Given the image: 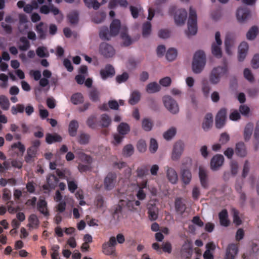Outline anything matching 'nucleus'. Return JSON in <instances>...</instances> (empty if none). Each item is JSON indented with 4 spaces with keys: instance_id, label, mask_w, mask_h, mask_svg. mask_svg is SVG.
Segmentation results:
<instances>
[{
    "instance_id": "obj_1",
    "label": "nucleus",
    "mask_w": 259,
    "mask_h": 259,
    "mask_svg": "<svg viewBox=\"0 0 259 259\" xmlns=\"http://www.w3.org/2000/svg\"><path fill=\"white\" fill-rule=\"evenodd\" d=\"M206 63V56L202 50L196 51L193 56L192 70L195 74L200 73L205 67Z\"/></svg>"
},
{
    "instance_id": "obj_2",
    "label": "nucleus",
    "mask_w": 259,
    "mask_h": 259,
    "mask_svg": "<svg viewBox=\"0 0 259 259\" xmlns=\"http://www.w3.org/2000/svg\"><path fill=\"white\" fill-rule=\"evenodd\" d=\"M124 26H121L120 22L119 20H114L110 24V30L109 31L107 27L103 28L101 29L99 35L100 37L104 39L109 40L112 36L117 35L119 31H122V28Z\"/></svg>"
},
{
    "instance_id": "obj_3",
    "label": "nucleus",
    "mask_w": 259,
    "mask_h": 259,
    "mask_svg": "<svg viewBox=\"0 0 259 259\" xmlns=\"http://www.w3.org/2000/svg\"><path fill=\"white\" fill-rule=\"evenodd\" d=\"M228 71L227 66L224 64L222 66L214 67L211 71L209 80L211 83L217 84L219 82L220 78L225 75Z\"/></svg>"
},
{
    "instance_id": "obj_4",
    "label": "nucleus",
    "mask_w": 259,
    "mask_h": 259,
    "mask_svg": "<svg viewBox=\"0 0 259 259\" xmlns=\"http://www.w3.org/2000/svg\"><path fill=\"white\" fill-rule=\"evenodd\" d=\"M188 35H195L197 31V14L195 10L190 7L189 10V16L188 21Z\"/></svg>"
},
{
    "instance_id": "obj_5",
    "label": "nucleus",
    "mask_w": 259,
    "mask_h": 259,
    "mask_svg": "<svg viewBox=\"0 0 259 259\" xmlns=\"http://www.w3.org/2000/svg\"><path fill=\"white\" fill-rule=\"evenodd\" d=\"M164 107L171 113L176 114L179 112V106L177 101L169 96H165L162 98Z\"/></svg>"
},
{
    "instance_id": "obj_6",
    "label": "nucleus",
    "mask_w": 259,
    "mask_h": 259,
    "mask_svg": "<svg viewBox=\"0 0 259 259\" xmlns=\"http://www.w3.org/2000/svg\"><path fill=\"white\" fill-rule=\"evenodd\" d=\"M170 13L174 14L175 22L177 25L184 24L187 17V12L185 9H178L174 7L170 8Z\"/></svg>"
},
{
    "instance_id": "obj_7",
    "label": "nucleus",
    "mask_w": 259,
    "mask_h": 259,
    "mask_svg": "<svg viewBox=\"0 0 259 259\" xmlns=\"http://www.w3.org/2000/svg\"><path fill=\"white\" fill-rule=\"evenodd\" d=\"M133 196H124V195H121L119 196V205L122 207H126L130 210L134 209L135 207L136 206H139L141 204L140 202L138 200H133Z\"/></svg>"
},
{
    "instance_id": "obj_8",
    "label": "nucleus",
    "mask_w": 259,
    "mask_h": 259,
    "mask_svg": "<svg viewBox=\"0 0 259 259\" xmlns=\"http://www.w3.org/2000/svg\"><path fill=\"white\" fill-rule=\"evenodd\" d=\"M99 52L103 57L109 58L113 57L115 55L116 51L111 45L102 42L99 46Z\"/></svg>"
},
{
    "instance_id": "obj_9",
    "label": "nucleus",
    "mask_w": 259,
    "mask_h": 259,
    "mask_svg": "<svg viewBox=\"0 0 259 259\" xmlns=\"http://www.w3.org/2000/svg\"><path fill=\"white\" fill-rule=\"evenodd\" d=\"M116 245L115 237L114 236L111 237L108 242L103 244L102 249L103 253L106 255L116 256L117 254L115 248Z\"/></svg>"
},
{
    "instance_id": "obj_10",
    "label": "nucleus",
    "mask_w": 259,
    "mask_h": 259,
    "mask_svg": "<svg viewBox=\"0 0 259 259\" xmlns=\"http://www.w3.org/2000/svg\"><path fill=\"white\" fill-rule=\"evenodd\" d=\"M222 41L221 39V34L219 32L215 34L214 41L212 43L211 51L212 55L217 58H221L222 56V52L221 46Z\"/></svg>"
},
{
    "instance_id": "obj_11",
    "label": "nucleus",
    "mask_w": 259,
    "mask_h": 259,
    "mask_svg": "<svg viewBox=\"0 0 259 259\" xmlns=\"http://www.w3.org/2000/svg\"><path fill=\"white\" fill-rule=\"evenodd\" d=\"M184 149V144L181 141L176 142L173 147L171 158L174 161L179 160Z\"/></svg>"
},
{
    "instance_id": "obj_12",
    "label": "nucleus",
    "mask_w": 259,
    "mask_h": 259,
    "mask_svg": "<svg viewBox=\"0 0 259 259\" xmlns=\"http://www.w3.org/2000/svg\"><path fill=\"white\" fill-rule=\"evenodd\" d=\"M238 244L231 243L226 248L224 259H235L238 252Z\"/></svg>"
},
{
    "instance_id": "obj_13",
    "label": "nucleus",
    "mask_w": 259,
    "mask_h": 259,
    "mask_svg": "<svg viewBox=\"0 0 259 259\" xmlns=\"http://www.w3.org/2000/svg\"><path fill=\"white\" fill-rule=\"evenodd\" d=\"M164 170L168 181L172 184H176L178 181V175L175 169L166 166L164 167Z\"/></svg>"
},
{
    "instance_id": "obj_14",
    "label": "nucleus",
    "mask_w": 259,
    "mask_h": 259,
    "mask_svg": "<svg viewBox=\"0 0 259 259\" xmlns=\"http://www.w3.org/2000/svg\"><path fill=\"white\" fill-rule=\"evenodd\" d=\"M224 158L223 155L217 154L214 155L210 161V168L213 170H218L223 164Z\"/></svg>"
},
{
    "instance_id": "obj_15",
    "label": "nucleus",
    "mask_w": 259,
    "mask_h": 259,
    "mask_svg": "<svg viewBox=\"0 0 259 259\" xmlns=\"http://www.w3.org/2000/svg\"><path fill=\"white\" fill-rule=\"evenodd\" d=\"M226 110L221 109L215 117V126L218 128H222L225 123L226 118Z\"/></svg>"
},
{
    "instance_id": "obj_16",
    "label": "nucleus",
    "mask_w": 259,
    "mask_h": 259,
    "mask_svg": "<svg viewBox=\"0 0 259 259\" xmlns=\"http://www.w3.org/2000/svg\"><path fill=\"white\" fill-rule=\"evenodd\" d=\"M58 182V179L54 175H49L47 178V184L44 185L43 188L44 190L50 191L54 189Z\"/></svg>"
},
{
    "instance_id": "obj_17",
    "label": "nucleus",
    "mask_w": 259,
    "mask_h": 259,
    "mask_svg": "<svg viewBox=\"0 0 259 259\" xmlns=\"http://www.w3.org/2000/svg\"><path fill=\"white\" fill-rule=\"evenodd\" d=\"M199 177L201 186L203 188H207L208 186L207 171L202 166L199 167Z\"/></svg>"
},
{
    "instance_id": "obj_18",
    "label": "nucleus",
    "mask_w": 259,
    "mask_h": 259,
    "mask_svg": "<svg viewBox=\"0 0 259 259\" xmlns=\"http://www.w3.org/2000/svg\"><path fill=\"white\" fill-rule=\"evenodd\" d=\"M116 175L113 174H108L104 181V187L107 190H110L115 186Z\"/></svg>"
},
{
    "instance_id": "obj_19",
    "label": "nucleus",
    "mask_w": 259,
    "mask_h": 259,
    "mask_svg": "<svg viewBox=\"0 0 259 259\" xmlns=\"http://www.w3.org/2000/svg\"><path fill=\"white\" fill-rule=\"evenodd\" d=\"M248 50V45L243 41L238 47V58L239 61H242L245 58Z\"/></svg>"
},
{
    "instance_id": "obj_20",
    "label": "nucleus",
    "mask_w": 259,
    "mask_h": 259,
    "mask_svg": "<svg viewBox=\"0 0 259 259\" xmlns=\"http://www.w3.org/2000/svg\"><path fill=\"white\" fill-rule=\"evenodd\" d=\"M225 50L228 55H231L234 50L235 40L229 37H227L225 40Z\"/></svg>"
},
{
    "instance_id": "obj_21",
    "label": "nucleus",
    "mask_w": 259,
    "mask_h": 259,
    "mask_svg": "<svg viewBox=\"0 0 259 259\" xmlns=\"http://www.w3.org/2000/svg\"><path fill=\"white\" fill-rule=\"evenodd\" d=\"M120 37L122 39V44L124 46H128L133 43V40L127 33V28L126 27L122 28Z\"/></svg>"
},
{
    "instance_id": "obj_22",
    "label": "nucleus",
    "mask_w": 259,
    "mask_h": 259,
    "mask_svg": "<svg viewBox=\"0 0 259 259\" xmlns=\"http://www.w3.org/2000/svg\"><path fill=\"white\" fill-rule=\"evenodd\" d=\"M212 115L210 113L206 114L202 123V127L203 129L205 131L209 130L212 124Z\"/></svg>"
},
{
    "instance_id": "obj_23",
    "label": "nucleus",
    "mask_w": 259,
    "mask_h": 259,
    "mask_svg": "<svg viewBox=\"0 0 259 259\" xmlns=\"http://www.w3.org/2000/svg\"><path fill=\"white\" fill-rule=\"evenodd\" d=\"M50 12H52L54 15L59 14L60 13L59 9L53 5H51L50 7L44 5L40 8L41 13L48 14Z\"/></svg>"
},
{
    "instance_id": "obj_24",
    "label": "nucleus",
    "mask_w": 259,
    "mask_h": 259,
    "mask_svg": "<svg viewBox=\"0 0 259 259\" xmlns=\"http://www.w3.org/2000/svg\"><path fill=\"white\" fill-rule=\"evenodd\" d=\"M114 69L111 65H107L104 69L101 70L100 71V74L104 79L114 75Z\"/></svg>"
},
{
    "instance_id": "obj_25",
    "label": "nucleus",
    "mask_w": 259,
    "mask_h": 259,
    "mask_svg": "<svg viewBox=\"0 0 259 259\" xmlns=\"http://www.w3.org/2000/svg\"><path fill=\"white\" fill-rule=\"evenodd\" d=\"M62 140V137L56 133L46 134V141L49 144H52L54 142H60Z\"/></svg>"
},
{
    "instance_id": "obj_26",
    "label": "nucleus",
    "mask_w": 259,
    "mask_h": 259,
    "mask_svg": "<svg viewBox=\"0 0 259 259\" xmlns=\"http://www.w3.org/2000/svg\"><path fill=\"white\" fill-rule=\"evenodd\" d=\"M236 15L238 20L240 22H243L249 17L250 13L247 10L239 9L237 10Z\"/></svg>"
},
{
    "instance_id": "obj_27",
    "label": "nucleus",
    "mask_w": 259,
    "mask_h": 259,
    "mask_svg": "<svg viewBox=\"0 0 259 259\" xmlns=\"http://www.w3.org/2000/svg\"><path fill=\"white\" fill-rule=\"evenodd\" d=\"M228 217V212L226 209L219 213L220 222L222 226L227 227L230 225V221Z\"/></svg>"
},
{
    "instance_id": "obj_28",
    "label": "nucleus",
    "mask_w": 259,
    "mask_h": 259,
    "mask_svg": "<svg viewBox=\"0 0 259 259\" xmlns=\"http://www.w3.org/2000/svg\"><path fill=\"white\" fill-rule=\"evenodd\" d=\"M78 128V123L76 120H71L68 126V133L70 136L74 137L76 136Z\"/></svg>"
},
{
    "instance_id": "obj_29",
    "label": "nucleus",
    "mask_w": 259,
    "mask_h": 259,
    "mask_svg": "<svg viewBox=\"0 0 259 259\" xmlns=\"http://www.w3.org/2000/svg\"><path fill=\"white\" fill-rule=\"evenodd\" d=\"M181 179L185 185L189 184L192 179L191 171L188 169H184L181 172Z\"/></svg>"
},
{
    "instance_id": "obj_30",
    "label": "nucleus",
    "mask_w": 259,
    "mask_h": 259,
    "mask_svg": "<svg viewBox=\"0 0 259 259\" xmlns=\"http://www.w3.org/2000/svg\"><path fill=\"white\" fill-rule=\"evenodd\" d=\"M28 226L30 229H36L39 225V221L37 216L34 214H31L28 218Z\"/></svg>"
},
{
    "instance_id": "obj_31",
    "label": "nucleus",
    "mask_w": 259,
    "mask_h": 259,
    "mask_svg": "<svg viewBox=\"0 0 259 259\" xmlns=\"http://www.w3.org/2000/svg\"><path fill=\"white\" fill-rule=\"evenodd\" d=\"M35 30L40 38H44L46 37L47 27L42 22L39 23L36 26Z\"/></svg>"
},
{
    "instance_id": "obj_32",
    "label": "nucleus",
    "mask_w": 259,
    "mask_h": 259,
    "mask_svg": "<svg viewBox=\"0 0 259 259\" xmlns=\"http://www.w3.org/2000/svg\"><path fill=\"white\" fill-rule=\"evenodd\" d=\"M235 152L236 154L240 156L243 157L246 155V148L243 142H239L236 144Z\"/></svg>"
},
{
    "instance_id": "obj_33",
    "label": "nucleus",
    "mask_w": 259,
    "mask_h": 259,
    "mask_svg": "<svg viewBox=\"0 0 259 259\" xmlns=\"http://www.w3.org/2000/svg\"><path fill=\"white\" fill-rule=\"evenodd\" d=\"M160 90V86L156 82L149 83L146 88V92L149 94H152L158 92Z\"/></svg>"
},
{
    "instance_id": "obj_34",
    "label": "nucleus",
    "mask_w": 259,
    "mask_h": 259,
    "mask_svg": "<svg viewBox=\"0 0 259 259\" xmlns=\"http://www.w3.org/2000/svg\"><path fill=\"white\" fill-rule=\"evenodd\" d=\"M117 131L120 135L124 136L127 134L130 131L129 125L125 122H121L117 127Z\"/></svg>"
},
{
    "instance_id": "obj_35",
    "label": "nucleus",
    "mask_w": 259,
    "mask_h": 259,
    "mask_svg": "<svg viewBox=\"0 0 259 259\" xmlns=\"http://www.w3.org/2000/svg\"><path fill=\"white\" fill-rule=\"evenodd\" d=\"M10 106L9 99L5 95H0V107L4 110H8Z\"/></svg>"
},
{
    "instance_id": "obj_36",
    "label": "nucleus",
    "mask_w": 259,
    "mask_h": 259,
    "mask_svg": "<svg viewBox=\"0 0 259 259\" xmlns=\"http://www.w3.org/2000/svg\"><path fill=\"white\" fill-rule=\"evenodd\" d=\"M37 152V149L34 147H30L27 149V155L25 157V161L27 162H30L32 160Z\"/></svg>"
},
{
    "instance_id": "obj_37",
    "label": "nucleus",
    "mask_w": 259,
    "mask_h": 259,
    "mask_svg": "<svg viewBox=\"0 0 259 259\" xmlns=\"http://www.w3.org/2000/svg\"><path fill=\"white\" fill-rule=\"evenodd\" d=\"M140 98L141 94L140 92L137 91H133L130 96L128 102L131 105H135L140 101Z\"/></svg>"
},
{
    "instance_id": "obj_38",
    "label": "nucleus",
    "mask_w": 259,
    "mask_h": 259,
    "mask_svg": "<svg viewBox=\"0 0 259 259\" xmlns=\"http://www.w3.org/2000/svg\"><path fill=\"white\" fill-rule=\"evenodd\" d=\"M253 128V124L249 123L246 125L244 131V137L245 141H248L250 139L252 135Z\"/></svg>"
},
{
    "instance_id": "obj_39",
    "label": "nucleus",
    "mask_w": 259,
    "mask_h": 259,
    "mask_svg": "<svg viewBox=\"0 0 259 259\" xmlns=\"http://www.w3.org/2000/svg\"><path fill=\"white\" fill-rule=\"evenodd\" d=\"M176 133V128L174 127H171L163 133V137L166 140L168 141L174 137Z\"/></svg>"
},
{
    "instance_id": "obj_40",
    "label": "nucleus",
    "mask_w": 259,
    "mask_h": 259,
    "mask_svg": "<svg viewBox=\"0 0 259 259\" xmlns=\"http://www.w3.org/2000/svg\"><path fill=\"white\" fill-rule=\"evenodd\" d=\"M175 207L177 212L180 214L183 213L186 209L185 204L184 203L182 200L180 198H178L176 199L175 202Z\"/></svg>"
},
{
    "instance_id": "obj_41",
    "label": "nucleus",
    "mask_w": 259,
    "mask_h": 259,
    "mask_svg": "<svg viewBox=\"0 0 259 259\" xmlns=\"http://www.w3.org/2000/svg\"><path fill=\"white\" fill-rule=\"evenodd\" d=\"M117 4L124 7H126L128 5L126 0H110L108 4V7L110 9L114 8Z\"/></svg>"
},
{
    "instance_id": "obj_42",
    "label": "nucleus",
    "mask_w": 259,
    "mask_h": 259,
    "mask_svg": "<svg viewBox=\"0 0 259 259\" xmlns=\"http://www.w3.org/2000/svg\"><path fill=\"white\" fill-rule=\"evenodd\" d=\"M71 102L74 105H77L83 103V97L80 93L73 94L71 98Z\"/></svg>"
},
{
    "instance_id": "obj_43",
    "label": "nucleus",
    "mask_w": 259,
    "mask_h": 259,
    "mask_svg": "<svg viewBox=\"0 0 259 259\" xmlns=\"http://www.w3.org/2000/svg\"><path fill=\"white\" fill-rule=\"evenodd\" d=\"M153 127L152 121L148 118H144L142 121V127L145 131H150Z\"/></svg>"
},
{
    "instance_id": "obj_44",
    "label": "nucleus",
    "mask_w": 259,
    "mask_h": 259,
    "mask_svg": "<svg viewBox=\"0 0 259 259\" xmlns=\"http://www.w3.org/2000/svg\"><path fill=\"white\" fill-rule=\"evenodd\" d=\"M177 55L178 53L176 49L170 48L168 50L166 53V58L168 60L171 61L176 59Z\"/></svg>"
},
{
    "instance_id": "obj_45",
    "label": "nucleus",
    "mask_w": 259,
    "mask_h": 259,
    "mask_svg": "<svg viewBox=\"0 0 259 259\" xmlns=\"http://www.w3.org/2000/svg\"><path fill=\"white\" fill-rule=\"evenodd\" d=\"M47 202L44 200H39L38 203V207L39 211L45 215L49 213L47 208Z\"/></svg>"
},
{
    "instance_id": "obj_46",
    "label": "nucleus",
    "mask_w": 259,
    "mask_h": 259,
    "mask_svg": "<svg viewBox=\"0 0 259 259\" xmlns=\"http://www.w3.org/2000/svg\"><path fill=\"white\" fill-rule=\"evenodd\" d=\"M11 148L13 150L17 149L18 152L22 155L23 154L25 151V146L20 142H18L13 144L11 146Z\"/></svg>"
},
{
    "instance_id": "obj_47",
    "label": "nucleus",
    "mask_w": 259,
    "mask_h": 259,
    "mask_svg": "<svg viewBox=\"0 0 259 259\" xmlns=\"http://www.w3.org/2000/svg\"><path fill=\"white\" fill-rule=\"evenodd\" d=\"M37 55L40 58L48 57L49 56V53L47 48L45 47H39L36 50Z\"/></svg>"
},
{
    "instance_id": "obj_48",
    "label": "nucleus",
    "mask_w": 259,
    "mask_h": 259,
    "mask_svg": "<svg viewBox=\"0 0 259 259\" xmlns=\"http://www.w3.org/2000/svg\"><path fill=\"white\" fill-rule=\"evenodd\" d=\"M84 2L88 8H93L95 10L99 9L101 5L97 0H84Z\"/></svg>"
},
{
    "instance_id": "obj_49",
    "label": "nucleus",
    "mask_w": 259,
    "mask_h": 259,
    "mask_svg": "<svg viewBox=\"0 0 259 259\" xmlns=\"http://www.w3.org/2000/svg\"><path fill=\"white\" fill-rule=\"evenodd\" d=\"M257 33V28L256 26H253L247 32L246 34V37L249 40H252L255 38Z\"/></svg>"
},
{
    "instance_id": "obj_50",
    "label": "nucleus",
    "mask_w": 259,
    "mask_h": 259,
    "mask_svg": "<svg viewBox=\"0 0 259 259\" xmlns=\"http://www.w3.org/2000/svg\"><path fill=\"white\" fill-rule=\"evenodd\" d=\"M90 99L93 102H98L100 100V93L96 89H92L89 93Z\"/></svg>"
},
{
    "instance_id": "obj_51",
    "label": "nucleus",
    "mask_w": 259,
    "mask_h": 259,
    "mask_svg": "<svg viewBox=\"0 0 259 259\" xmlns=\"http://www.w3.org/2000/svg\"><path fill=\"white\" fill-rule=\"evenodd\" d=\"M21 44L19 46V49L21 51H26L30 47L29 41L25 37H22L20 39Z\"/></svg>"
},
{
    "instance_id": "obj_52",
    "label": "nucleus",
    "mask_w": 259,
    "mask_h": 259,
    "mask_svg": "<svg viewBox=\"0 0 259 259\" xmlns=\"http://www.w3.org/2000/svg\"><path fill=\"white\" fill-rule=\"evenodd\" d=\"M240 113L244 116L248 117L250 115V108L246 105H241L239 108Z\"/></svg>"
},
{
    "instance_id": "obj_53",
    "label": "nucleus",
    "mask_w": 259,
    "mask_h": 259,
    "mask_svg": "<svg viewBox=\"0 0 259 259\" xmlns=\"http://www.w3.org/2000/svg\"><path fill=\"white\" fill-rule=\"evenodd\" d=\"M25 107L23 104H18L16 106H12L11 108V112L13 115H16L18 113H23Z\"/></svg>"
},
{
    "instance_id": "obj_54",
    "label": "nucleus",
    "mask_w": 259,
    "mask_h": 259,
    "mask_svg": "<svg viewBox=\"0 0 259 259\" xmlns=\"http://www.w3.org/2000/svg\"><path fill=\"white\" fill-rule=\"evenodd\" d=\"M111 119L108 115L103 114L101 117L100 123L102 126L104 127H108L111 123Z\"/></svg>"
},
{
    "instance_id": "obj_55",
    "label": "nucleus",
    "mask_w": 259,
    "mask_h": 259,
    "mask_svg": "<svg viewBox=\"0 0 259 259\" xmlns=\"http://www.w3.org/2000/svg\"><path fill=\"white\" fill-rule=\"evenodd\" d=\"M134 149L131 144H128L125 146L123 149V154L127 157L130 156L134 153Z\"/></svg>"
},
{
    "instance_id": "obj_56",
    "label": "nucleus",
    "mask_w": 259,
    "mask_h": 259,
    "mask_svg": "<svg viewBox=\"0 0 259 259\" xmlns=\"http://www.w3.org/2000/svg\"><path fill=\"white\" fill-rule=\"evenodd\" d=\"M106 14L104 12L98 13L93 17V20L96 23H101L105 19Z\"/></svg>"
},
{
    "instance_id": "obj_57",
    "label": "nucleus",
    "mask_w": 259,
    "mask_h": 259,
    "mask_svg": "<svg viewBox=\"0 0 259 259\" xmlns=\"http://www.w3.org/2000/svg\"><path fill=\"white\" fill-rule=\"evenodd\" d=\"M95 203L98 209L102 211L104 210V208L105 207V203L102 197L98 196L96 198Z\"/></svg>"
},
{
    "instance_id": "obj_58",
    "label": "nucleus",
    "mask_w": 259,
    "mask_h": 259,
    "mask_svg": "<svg viewBox=\"0 0 259 259\" xmlns=\"http://www.w3.org/2000/svg\"><path fill=\"white\" fill-rule=\"evenodd\" d=\"M119 104L120 105H123L124 104V101L123 100H120L119 101V103H118L116 101L111 100V101H109L108 102V105H109V107L111 109H114V110L118 109Z\"/></svg>"
},
{
    "instance_id": "obj_59",
    "label": "nucleus",
    "mask_w": 259,
    "mask_h": 259,
    "mask_svg": "<svg viewBox=\"0 0 259 259\" xmlns=\"http://www.w3.org/2000/svg\"><path fill=\"white\" fill-rule=\"evenodd\" d=\"M90 140V136L87 134L81 133L78 138V141L81 144H87Z\"/></svg>"
},
{
    "instance_id": "obj_60",
    "label": "nucleus",
    "mask_w": 259,
    "mask_h": 259,
    "mask_svg": "<svg viewBox=\"0 0 259 259\" xmlns=\"http://www.w3.org/2000/svg\"><path fill=\"white\" fill-rule=\"evenodd\" d=\"M158 149V143L156 140L151 138L150 141L149 150L153 153H155Z\"/></svg>"
},
{
    "instance_id": "obj_61",
    "label": "nucleus",
    "mask_w": 259,
    "mask_h": 259,
    "mask_svg": "<svg viewBox=\"0 0 259 259\" xmlns=\"http://www.w3.org/2000/svg\"><path fill=\"white\" fill-rule=\"evenodd\" d=\"M232 211L233 213L234 223L237 226L240 225L241 224L242 221L238 216V211L235 209H232Z\"/></svg>"
},
{
    "instance_id": "obj_62",
    "label": "nucleus",
    "mask_w": 259,
    "mask_h": 259,
    "mask_svg": "<svg viewBox=\"0 0 259 259\" xmlns=\"http://www.w3.org/2000/svg\"><path fill=\"white\" fill-rule=\"evenodd\" d=\"M149 218L151 220H155L157 218V210L154 207L151 208L150 206L148 207Z\"/></svg>"
},
{
    "instance_id": "obj_63",
    "label": "nucleus",
    "mask_w": 259,
    "mask_h": 259,
    "mask_svg": "<svg viewBox=\"0 0 259 259\" xmlns=\"http://www.w3.org/2000/svg\"><path fill=\"white\" fill-rule=\"evenodd\" d=\"M151 24L149 22H147L144 24L143 26V35L145 37L147 36L151 32Z\"/></svg>"
},
{
    "instance_id": "obj_64",
    "label": "nucleus",
    "mask_w": 259,
    "mask_h": 259,
    "mask_svg": "<svg viewBox=\"0 0 259 259\" xmlns=\"http://www.w3.org/2000/svg\"><path fill=\"white\" fill-rule=\"evenodd\" d=\"M130 10H131V12L133 17L134 18H136L138 16V14L142 12V9L140 7H136L131 6Z\"/></svg>"
}]
</instances>
